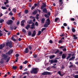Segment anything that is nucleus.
Here are the masks:
<instances>
[{
	"label": "nucleus",
	"mask_w": 78,
	"mask_h": 78,
	"mask_svg": "<svg viewBox=\"0 0 78 78\" xmlns=\"http://www.w3.org/2000/svg\"><path fill=\"white\" fill-rule=\"evenodd\" d=\"M5 45L6 47H9V48H12V47H13V46H12V43L11 41L7 42L5 44Z\"/></svg>",
	"instance_id": "f257e3e1"
},
{
	"label": "nucleus",
	"mask_w": 78,
	"mask_h": 78,
	"mask_svg": "<svg viewBox=\"0 0 78 78\" xmlns=\"http://www.w3.org/2000/svg\"><path fill=\"white\" fill-rule=\"evenodd\" d=\"M47 20L48 21V22H46L45 23L44 25V27H45L46 28L48 27V25H50V19H47Z\"/></svg>",
	"instance_id": "f03ea898"
},
{
	"label": "nucleus",
	"mask_w": 78,
	"mask_h": 78,
	"mask_svg": "<svg viewBox=\"0 0 78 78\" xmlns=\"http://www.w3.org/2000/svg\"><path fill=\"white\" fill-rule=\"evenodd\" d=\"M37 68H35L32 69V70L30 72L32 74L34 73V74H36L37 73Z\"/></svg>",
	"instance_id": "7ed1b4c3"
},
{
	"label": "nucleus",
	"mask_w": 78,
	"mask_h": 78,
	"mask_svg": "<svg viewBox=\"0 0 78 78\" xmlns=\"http://www.w3.org/2000/svg\"><path fill=\"white\" fill-rule=\"evenodd\" d=\"M2 56L4 57V60H6L7 59L6 62L8 63L9 62V58H8V56L6 55V54H3L2 55Z\"/></svg>",
	"instance_id": "20e7f679"
},
{
	"label": "nucleus",
	"mask_w": 78,
	"mask_h": 78,
	"mask_svg": "<svg viewBox=\"0 0 78 78\" xmlns=\"http://www.w3.org/2000/svg\"><path fill=\"white\" fill-rule=\"evenodd\" d=\"M51 74V73L50 72H48L47 71L41 73L42 75H49Z\"/></svg>",
	"instance_id": "39448f33"
},
{
	"label": "nucleus",
	"mask_w": 78,
	"mask_h": 78,
	"mask_svg": "<svg viewBox=\"0 0 78 78\" xmlns=\"http://www.w3.org/2000/svg\"><path fill=\"white\" fill-rule=\"evenodd\" d=\"M12 23H13V21L11 20H9L6 22V23L8 25H12Z\"/></svg>",
	"instance_id": "423d86ee"
},
{
	"label": "nucleus",
	"mask_w": 78,
	"mask_h": 78,
	"mask_svg": "<svg viewBox=\"0 0 78 78\" xmlns=\"http://www.w3.org/2000/svg\"><path fill=\"white\" fill-rule=\"evenodd\" d=\"M59 52V51L58 50H57L55 52V54L58 53V54H59V55H62V51H60V53Z\"/></svg>",
	"instance_id": "0eeeda50"
},
{
	"label": "nucleus",
	"mask_w": 78,
	"mask_h": 78,
	"mask_svg": "<svg viewBox=\"0 0 78 78\" xmlns=\"http://www.w3.org/2000/svg\"><path fill=\"white\" fill-rule=\"evenodd\" d=\"M12 52H13V50H10L9 51V52L6 53V54L10 55L11 53H12Z\"/></svg>",
	"instance_id": "6e6552de"
},
{
	"label": "nucleus",
	"mask_w": 78,
	"mask_h": 78,
	"mask_svg": "<svg viewBox=\"0 0 78 78\" xmlns=\"http://www.w3.org/2000/svg\"><path fill=\"white\" fill-rule=\"evenodd\" d=\"M36 30L34 31L31 35L32 37H34V36H36Z\"/></svg>",
	"instance_id": "1a4fd4ad"
},
{
	"label": "nucleus",
	"mask_w": 78,
	"mask_h": 78,
	"mask_svg": "<svg viewBox=\"0 0 78 78\" xmlns=\"http://www.w3.org/2000/svg\"><path fill=\"white\" fill-rule=\"evenodd\" d=\"M5 44H0V49L2 50V48L5 47Z\"/></svg>",
	"instance_id": "9d476101"
},
{
	"label": "nucleus",
	"mask_w": 78,
	"mask_h": 78,
	"mask_svg": "<svg viewBox=\"0 0 78 78\" xmlns=\"http://www.w3.org/2000/svg\"><path fill=\"white\" fill-rule=\"evenodd\" d=\"M42 4L43 5H42L41 7V9H43L44 8L46 7V5L45 4V3H43Z\"/></svg>",
	"instance_id": "9b49d317"
},
{
	"label": "nucleus",
	"mask_w": 78,
	"mask_h": 78,
	"mask_svg": "<svg viewBox=\"0 0 78 78\" xmlns=\"http://www.w3.org/2000/svg\"><path fill=\"white\" fill-rule=\"evenodd\" d=\"M25 22V20H23L21 22V26H24V23Z\"/></svg>",
	"instance_id": "f8f14e48"
},
{
	"label": "nucleus",
	"mask_w": 78,
	"mask_h": 78,
	"mask_svg": "<svg viewBox=\"0 0 78 78\" xmlns=\"http://www.w3.org/2000/svg\"><path fill=\"white\" fill-rule=\"evenodd\" d=\"M62 59H65L66 58V54H63L62 56Z\"/></svg>",
	"instance_id": "ddd939ff"
},
{
	"label": "nucleus",
	"mask_w": 78,
	"mask_h": 78,
	"mask_svg": "<svg viewBox=\"0 0 78 78\" xmlns=\"http://www.w3.org/2000/svg\"><path fill=\"white\" fill-rule=\"evenodd\" d=\"M57 21H58V22H57L58 23V22H59V21H60V19L59 18H56L55 19V22H56Z\"/></svg>",
	"instance_id": "4468645a"
},
{
	"label": "nucleus",
	"mask_w": 78,
	"mask_h": 78,
	"mask_svg": "<svg viewBox=\"0 0 78 78\" xmlns=\"http://www.w3.org/2000/svg\"><path fill=\"white\" fill-rule=\"evenodd\" d=\"M42 11L43 12H44V13H47V10L46 8L43 9Z\"/></svg>",
	"instance_id": "2eb2a0df"
},
{
	"label": "nucleus",
	"mask_w": 78,
	"mask_h": 78,
	"mask_svg": "<svg viewBox=\"0 0 78 78\" xmlns=\"http://www.w3.org/2000/svg\"><path fill=\"white\" fill-rule=\"evenodd\" d=\"M68 56L66 58V59L68 60L70 57H71V56H72V54H68Z\"/></svg>",
	"instance_id": "dca6fc26"
},
{
	"label": "nucleus",
	"mask_w": 78,
	"mask_h": 78,
	"mask_svg": "<svg viewBox=\"0 0 78 78\" xmlns=\"http://www.w3.org/2000/svg\"><path fill=\"white\" fill-rule=\"evenodd\" d=\"M28 48H26L24 51V53H28Z\"/></svg>",
	"instance_id": "f3484780"
},
{
	"label": "nucleus",
	"mask_w": 78,
	"mask_h": 78,
	"mask_svg": "<svg viewBox=\"0 0 78 78\" xmlns=\"http://www.w3.org/2000/svg\"><path fill=\"white\" fill-rule=\"evenodd\" d=\"M45 19L44 18H43L41 19V23H44V22H45Z\"/></svg>",
	"instance_id": "a211bd4d"
},
{
	"label": "nucleus",
	"mask_w": 78,
	"mask_h": 78,
	"mask_svg": "<svg viewBox=\"0 0 78 78\" xmlns=\"http://www.w3.org/2000/svg\"><path fill=\"white\" fill-rule=\"evenodd\" d=\"M30 25L29 24H27V26L25 27L27 29V30H28V28H30Z\"/></svg>",
	"instance_id": "6ab92c4d"
},
{
	"label": "nucleus",
	"mask_w": 78,
	"mask_h": 78,
	"mask_svg": "<svg viewBox=\"0 0 78 78\" xmlns=\"http://www.w3.org/2000/svg\"><path fill=\"white\" fill-rule=\"evenodd\" d=\"M55 57V55H52L50 56L49 58L50 59H53V58H54Z\"/></svg>",
	"instance_id": "aec40b11"
},
{
	"label": "nucleus",
	"mask_w": 78,
	"mask_h": 78,
	"mask_svg": "<svg viewBox=\"0 0 78 78\" xmlns=\"http://www.w3.org/2000/svg\"><path fill=\"white\" fill-rule=\"evenodd\" d=\"M75 58V57L73 56L70 59H69V61H72L73 59H74Z\"/></svg>",
	"instance_id": "412c9836"
},
{
	"label": "nucleus",
	"mask_w": 78,
	"mask_h": 78,
	"mask_svg": "<svg viewBox=\"0 0 78 78\" xmlns=\"http://www.w3.org/2000/svg\"><path fill=\"white\" fill-rule=\"evenodd\" d=\"M12 40L13 41H14V42H16L17 41V40H16L14 38V37H12Z\"/></svg>",
	"instance_id": "4be33fe9"
},
{
	"label": "nucleus",
	"mask_w": 78,
	"mask_h": 78,
	"mask_svg": "<svg viewBox=\"0 0 78 78\" xmlns=\"http://www.w3.org/2000/svg\"><path fill=\"white\" fill-rule=\"evenodd\" d=\"M73 37H74V39H78V37H76V35H73Z\"/></svg>",
	"instance_id": "5701e85b"
},
{
	"label": "nucleus",
	"mask_w": 78,
	"mask_h": 78,
	"mask_svg": "<svg viewBox=\"0 0 78 78\" xmlns=\"http://www.w3.org/2000/svg\"><path fill=\"white\" fill-rule=\"evenodd\" d=\"M41 34V31L39 30L38 32V33L37 34V36H39Z\"/></svg>",
	"instance_id": "b1692460"
},
{
	"label": "nucleus",
	"mask_w": 78,
	"mask_h": 78,
	"mask_svg": "<svg viewBox=\"0 0 78 78\" xmlns=\"http://www.w3.org/2000/svg\"><path fill=\"white\" fill-rule=\"evenodd\" d=\"M12 68L13 70H16V69H17V67L12 66Z\"/></svg>",
	"instance_id": "393cba45"
},
{
	"label": "nucleus",
	"mask_w": 78,
	"mask_h": 78,
	"mask_svg": "<svg viewBox=\"0 0 78 78\" xmlns=\"http://www.w3.org/2000/svg\"><path fill=\"white\" fill-rule=\"evenodd\" d=\"M1 8L2 9H7V8H6L5 7H4V6H2L1 7Z\"/></svg>",
	"instance_id": "a878e982"
},
{
	"label": "nucleus",
	"mask_w": 78,
	"mask_h": 78,
	"mask_svg": "<svg viewBox=\"0 0 78 78\" xmlns=\"http://www.w3.org/2000/svg\"><path fill=\"white\" fill-rule=\"evenodd\" d=\"M37 12V10H35L33 12V14H36Z\"/></svg>",
	"instance_id": "bb28decb"
},
{
	"label": "nucleus",
	"mask_w": 78,
	"mask_h": 78,
	"mask_svg": "<svg viewBox=\"0 0 78 78\" xmlns=\"http://www.w3.org/2000/svg\"><path fill=\"white\" fill-rule=\"evenodd\" d=\"M28 61L25 60L24 62H23V64H27V63H28Z\"/></svg>",
	"instance_id": "cd10ccee"
},
{
	"label": "nucleus",
	"mask_w": 78,
	"mask_h": 78,
	"mask_svg": "<svg viewBox=\"0 0 78 78\" xmlns=\"http://www.w3.org/2000/svg\"><path fill=\"white\" fill-rule=\"evenodd\" d=\"M72 32H73V33L75 32L76 31V30H75V29L74 28H72Z\"/></svg>",
	"instance_id": "c85d7f7f"
},
{
	"label": "nucleus",
	"mask_w": 78,
	"mask_h": 78,
	"mask_svg": "<svg viewBox=\"0 0 78 78\" xmlns=\"http://www.w3.org/2000/svg\"><path fill=\"white\" fill-rule=\"evenodd\" d=\"M22 32H23V33H26V32H27V31H26V30L24 29H23V30H22Z\"/></svg>",
	"instance_id": "c756f323"
},
{
	"label": "nucleus",
	"mask_w": 78,
	"mask_h": 78,
	"mask_svg": "<svg viewBox=\"0 0 78 78\" xmlns=\"http://www.w3.org/2000/svg\"><path fill=\"white\" fill-rule=\"evenodd\" d=\"M28 36H31V32L30 31L28 33Z\"/></svg>",
	"instance_id": "7c9ffc66"
},
{
	"label": "nucleus",
	"mask_w": 78,
	"mask_h": 78,
	"mask_svg": "<svg viewBox=\"0 0 78 78\" xmlns=\"http://www.w3.org/2000/svg\"><path fill=\"white\" fill-rule=\"evenodd\" d=\"M75 78H78V75H76L73 76Z\"/></svg>",
	"instance_id": "2f4dec72"
},
{
	"label": "nucleus",
	"mask_w": 78,
	"mask_h": 78,
	"mask_svg": "<svg viewBox=\"0 0 78 78\" xmlns=\"http://www.w3.org/2000/svg\"><path fill=\"white\" fill-rule=\"evenodd\" d=\"M25 14H28V10H25Z\"/></svg>",
	"instance_id": "473e14b6"
},
{
	"label": "nucleus",
	"mask_w": 78,
	"mask_h": 78,
	"mask_svg": "<svg viewBox=\"0 0 78 78\" xmlns=\"http://www.w3.org/2000/svg\"><path fill=\"white\" fill-rule=\"evenodd\" d=\"M28 23L29 24H31V23H32L33 22H32V20H30L28 22Z\"/></svg>",
	"instance_id": "72a5a7b5"
},
{
	"label": "nucleus",
	"mask_w": 78,
	"mask_h": 78,
	"mask_svg": "<svg viewBox=\"0 0 78 78\" xmlns=\"http://www.w3.org/2000/svg\"><path fill=\"white\" fill-rule=\"evenodd\" d=\"M50 62H51V64H53V63H54V61L53 60H51Z\"/></svg>",
	"instance_id": "f704fd0d"
},
{
	"label": "nucleus",
	"mask_w": 78,
	"mask_h": 78,
	"mask_svg": "<svg viewBox=\"0 0 78 78\" xmlns=\"http://www.w3.org/2000/svg\"><path fill=\"white\" fill-rule=\"evenodd\" d=\"M2 32V30H0V37H1V36H2V35H3V34L1 33Z\"/></svg>",
	"instance_id": "c9c22d12"
},
{
	"label": "nucleus",
	"mask_w": 78,
	"mask_h": 78,
	"mask_svg": "<svg viewBox=\"0 0 78 78\" xmlns=\"http://www.w3.org/2000/svg\"><path fill=\"white\" fill-rule=\"evenodd\" d=\"M44 16L45 17H46V18H49V17H50L48 16V15H47L46 14H45L44 15Z\"/></svg>",
	"instance_id": "e433bc0d"
},
{
	"label": "nucleus",
	"mask_w": 78,
	"mask_h": 78,
	"mask_svg": "<svg viewBox=\"0 0 78 78\" xmlns=\"http://www.w3.org/2000/svg\"><path fill=\"white\" fill-rule=\"evenodd\" d=\"M56 62H58V60L55 59L54 60V63H56Z\"/></svg>",
	"instance_id": "4c0bfd02"
},
{
	"label": "nucleus",
	"mask_w": 78,
	"mask_h": 78,
	"mask_svg": "<svg viewBox=\"0 0 78 78\" xmlns=\"http://www.w3.org/2000/svg\"><path fill=\"white\" fill-rule=\"evenodd\" d=\"M46 30V28H42L41 29V31L42 32H43V31L44 30Z\"/></svg>",
	"instance_id": "58836bf2"
},
{
	"label": "nucleus",
	"mask_w": 78,
	"mask_h": 78,
	"mask_svg": "<svg viewBox=\"0 0 78 78\" xmlns=\"http://www.w3.org/2000/svg\"><path fill=\"white\" fill-rule=\"evenodd\" d=\"M18 58H16V60L14 62V63H16V62H17V61H18Z\"/></svg>",
	"instance_id": "ea45409f"
},
{
	"label": "nucleus",
	"mask_w": 78,
	"mask_h": 78,
	"mask_svg": "<svg viewBox=\"0 0 78 78\" xmlns=\"http://www.w3.org/2000/svg\"><path fill=\"white\" fill-rule=\"evenodd\" d=\"M4 22V20L2 19L1 20H0V23H2V22Z\"/></svg>",
	"instance_id": "a19ab883"
},
{
	"label": "nucleus",
	"mask_w": 78,
	"mask_h": 78,
	"mask_svg": "<svg viewBox=\"0 0 78 78\" xmlns=\"http://www.w3.org/2000/svg\"><path fill=\"white\" fill-rule=\"evenodd\" d=\"M3 62H4V61L3 60H1L0 61V63H1V64H3Z\"/></svg>",
	"instance_id": "79ce46f5"
},
{
	"label": "nucleus",
	"mask_w": 78,
	"mask_h": 78,
	"mask_svg": "<svg viewBox=\"0 0 78 78\" xmlns=\"http://www.w3.org/2000/svg\"><path fill=\"white\" fill-rule=\"evenodd\" d=\"M70 20L71 21H75V19L73 18H71L70 19Z\"/></svg>",
	"instance_id": "37998d69"
},
{
	"label": "nucleus",
	"mask_w": 78,
	"mask_h": 78,
	"mask_svg": "<svg viewBox=\"0 0 78 78\" xmlns=\"http://www.w3.org/2000/svg\"><path fill=\"white\" fill-rule=\"evenodd\" d=\"M33 56H34V58H36L37 57V55H35Z\"/></svg>",
	"instance_id": "c03bdc74"
},
{
	"label": "nucleus",
	"mask_w": 78,
	"mask_h": 78,
	"mask_svg": "<svg viewBox=\"0 0 78 78\" xmlns=\"http://www.w3.org/2000/svg\"><path fill=\"white\" fill-rule=\"evenodd\" d=\"M10 28L11 30H14V27L12 26H11L10 27Z\"/></svg>",
	"instance_id": "a18cd8bd"
},
{
	"label": "nucleus",
	"mask_w": 78,
	"mask_h": 78,
	"mask_svg": "<svg viewBox=\"0 0 78 78\" xmlns=\"http://www.w3.org/2000/svg\"><path fill=\"white\" fill-rule=\"evenodd\" d=\"M49 43H50V44H52L53 43V41H52V40H49Z\"/></svg>",
	"instance_id": "49530a36"
},
{
	"label": "nucleus",
	"mask_w": 78,
	"mask_h": 78,
	"mask_svg": "<svg viewBox=\"0 0 78 78\" xmlns=\"http://www.w3.org/2000/svg\"><path fill=\"white\" fill-rule=\"evenodd\" d=\"M21 13H22V12H20L18 13V16L20 17L21 16Z\"/></svg>",
	"instance_id": "de8ad7c7"
},
{
	"label": "nucleus",
	"mask_w": 78,
	"mask_h": 78,
	"mask_svg": "<svg viewBox=\"0 0 78 78\" xmlns=\"http://www.w3.org/2000/svg\"><path fill=\"white\" fill-rule=\"evenodd\" d=\"M10 13H9V15H10V16H12V15H13V14H12V13H11L12 12V11H10Z\"/></svg>",
	"instance_id": "09e8293b"
},
{
	"label": "nucleus",
	"mask_w": 78,
	"mask_h": 78,
	"mask_svg": "<svg viewBox=\"0 0 78 78\" xmlns=\"http://www.w3.org/2000/svg\"><path fill=\"white\" fill-rule=\"evenodd\" d=\"M13 11L14 12H16V9H13Z\"/></svg>",
	"instance_id": "8fccbe9b"
},
{
	"label": "nucleus",
	"mask_w": 78,
	"mask_h": 78,
	"mask_svg": "<svg viewBox=\"0 0 78 78\" xmlns=\"http://www.w3.org/2000/svg\"><path fill=\"white\" fill-rule=\"evenodd\" d=\"M58 43L59 44H62V41L61 40H59L58 41Z\"/></svg>",
	"instance_id": "3c124183"
},
{
	"label": "nucleus",
	"mask_w": 78,
	"mask_h": 78,
	"mask_svg": "<svg viewBox=\"0 0 78 78\" xmlns=\"http://www.w3.org/2000/svg\"><path fill=\"white\" fill-rule=\"evenodd\" d=\"M22 68H23V66H20V70H22Z\"/></svg>",
	"instance_id": "603ef678"
},
{
	"label": "nucleus",
	"mask_w": 78,
	"mask_h": 78,
	"mask_svg": "<svg viewBox=\"0 0 78 78\" xmlns=\"http://www.w3.org/2000/svg\"><path fill=\"white\" fill-rule=\"evenodd\" d=\"M35 25L37 26V27L38 26V23H37V22H35Z\"/></svg>",
	"instance_id": "864d4df0"
},
{
	"label": "nucleus",
	"mask_w": 78,
	"mask_h": 78,
	"mask_svg": "<svg viewBox=\"0 0 78 78\" xmlns=\"http://www.w3.org/2000/svg\"><path fill=\"white\" fill-rule=\"evenodd\" d=\"M63 25L65 26V27H66V26H67V23H63Z\"/></svg>",
	"instance_id": "5fc2aeb1"
},
{
	"label": "nucleus",
	"mask_w": 78,
	"mask_h": 78,
	"mask_svg": "<svg viewBox=\"0 0 78 78\" xmlns=\"http://www.w3.org/2000/svg\"><path fill=\"white\" fill-rule=\"evenodd\" d=\"M19 24H20V21H18L17 22L16 24L17 25H19Z\"/></svg>",
	"instance_id": "6e6d98bb"
},
{
	"label": "nucleus",
	"mask_w": 78,
	"mask_h": 78,
	"mask_svg": "<svg viewBox=\"0 0 78 78\" xmlns=\"http://www.w3.org/2000/svg\"><path fill=\"white\" fill-rule=\"evenodd\" d=\"M62 0H59V2H61V5H62V4H63V2H62Z\"/></svg>",
	"instance_id": "4d7b16f0"
},
{
	"label": "nucleus",
	"mask_w": 78,
	"mask_h": 78,
	"mask_svg": "<svg viewBox=\"0 0 78 78\" xmlns=\"http://www.w3.org/2000/svg\"><path fill=\"white\" fill-rule=\"evenodd\" d=\"M35 8V6H32L31 8V9L32 10H33Z\"/></svg>",
	"instance_id": "13d9d810"
},
{
	"label": "nucleus",
	"mask_w": 78,
	"mask_h": 78,
	"mask_svg": "<svg viewBox=\"0 0 78 78\" xmlns=\"http://www.w3.org/2000/svg\"><path fill=\"white\" fill-rule=\"evenodd\" d=\"M63 51H67V49H66V48H65L64 49H62Z\"/></svg>",
	"instance_id": "bf43d9fd"
},
{
	"label": "nucleus",
	"mask_w": 78,
	"mask_h": 78,
	"mask_svg": "<svg viewBox=\"0 0 78 78\" xmlns=\"http://www.w3.org/2000/svg\"><path fill=\"white\" fill-rule=\"evenodd\" d=\"M47 70H48L49 71V70H50V67H48L47 68Z\"/></svg>",
	"instance_id": "052dcab7"
},
{
	"label": "nucleus",
	"mask_w": 78,
	"mask_h": 78,
	"mask_svg": "<svg viewBox=\"0 0 78 78\" xmlns=\"http://www.w3.org/2000/svg\"><path fill=\"white\" fill-rule=\"evenodd\" d=\"M29 48L30 49V50L32 49V48H31V46H29Z\"/></svg>",
	"instance_id": "680f3d73"
},
{
	"label": "nucleus",
	"mask_w": 78,
	"mask_h": 78,
	"mask_svg": "<svg viewBox=\"0 0 78 78\" xmlns=\"http://www.w3.org/2000/svg\"><path fill=\"white\" fill-rule=\"evenodd\" d=\"M19 54H17L16 55V57H19Z\"/></svg>",
	"instance_id": "e2e57ef3"
},
{
	"label": "nucleus",
	"mask_w": 78,
	"mask_h": 78,
	"mask_svg": "<svg viewBox=\"0 0 78 78\" xmlns=\"http://www.w3.org/2000/svg\"><path fill=\"white\" fill-rule=\"evenodd\" d=\"M62 69H64V65H62V67L61 68Z\"/></svg>",
	"instance_id": "0e129e2a"
},
{
	"label": "nucleus",
	"mask_w": 78,
	"mask_h": 78,
	"mask_svg": "<svg viewBox=\"0 0 78 78\" xmlns=\"http://www.w3.org/2000/svg\"><path fill=\"white\" fill-rule=\"evenodd\" d=\"M58 74H59V75H61V71H59L58 72Z\"/></svg>",
	"instance_id": "69168bd1"
},
{
	"label": "nucleus",
	"mask_w": 78,
	"mask_h": 78,
	"mask_svg": "<svg viewBox=\"0 0 78 78\" xmlns=\"http://www.w3.org/2000/svg\"><path fill=\"white\" fill-rule=\"evenodd\" d=\"M73 67V65L72 64L71 65L69 66V68L70 69V68H71V67Z\"/></svg>",
	"instance_id": "338daca9"
},
{
	"label": "nucleus",
	"mask_w": 78,
	"mask_h": 78,
	"mask_svg": "<svg viewBox=\"0 0 78 78\" xmlns=\"http://www.w3.org/2000/svg\"><path fill=\"white\" fill-rule=\"evenodd\" d=\"M12 19L13 20H15V18H14V17H12Z\"/></svg>",
	"instance_id": "774afa93"
}]
</instances>
